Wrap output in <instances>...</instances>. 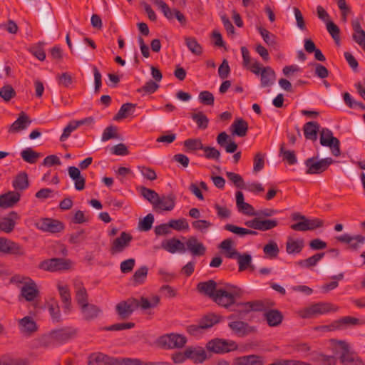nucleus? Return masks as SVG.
I'll use <instances>...</instances> for the list:
<instances>
[{"label": "nucleus", "instance_id": "obj_1", "mask_svg": "<svg viewBox=\"0 0 365 365\" xmlns=\"http://www.w3.org/2000/svg\"><path fill=\"white\" fill-rule=\"evenodd\" d=\"M197 290L200 294L212 299L219 306L227 309L235 304L237 298L241 295L240 290L236 288L232 290L217 289L216 282L212 279L199 282L197 285Z\"/></svg>", "mask_w": 365, "mask_h": 365}, {"label": "nucleus", "instance_id": "obj_2", "mask_svg": "<svg viewBox=\"0 0 365 365\" xmlns=\"http://www.w3.org/2000/svg\"><path fill=\"white\" fill-rule=\"evenodd\" d=\"M337 352H339V360L343 365H365L362 359L352 351L349 344L345 341H336Z\"/></svg>", "mask_w": 365, "mask_h": 365}, {"label": "nucleus", "instance_id": "obj_3", "mask_svg": "<svg viewBox=\"0 0 365 365\" xmlns=\"http://www.w3.org/2000/svg\"><path fill=\"white\" fill-rule=\"evenodd\" d=\"M338 307L329 302H319L304 308L300 312L302 318H312L317 315L324 314L330 312H336Z\"/></svg>", "mask_w": 365, "mask_h": 365}, {"label": "nucleus", "instance_id": "obj_4", "mask_svg": "<svg viewBox=\"0 0 365 365\" xmlns=\"http://www.w3.org/2000/svg\"><path fill=\"white\" fill-rule=\"evenodd\" d=\"M206 347L214 353L224 354L237 350L238 345L232 340L216 338L208 341Z\"/></svg>", "mask_w": 365, "mask_h": 365}, {"label": "nucleus", "instance_id": "obj_5", "mask_svg": "<svg viewBox=\"0 0 365 365\" xmlns=\"http://www.w3.org/2000/svg\"><path fill=\"white\" fill-rule=\"evenodd\" d=\"M317 157H313L305 160L304 164L307 168L306 172L307 174H321L326 171L329 166L334 163V160L331 158H326L317 160Z\"/></svg>", "mask_w": 365, "mask_h": 365}, {"label": "nucleus", "instance_id": "obj_6", "mask_svg": "<svg viewBox=\"0 0 365 365\" xmlns=\"http://www.w3.org/2000/svg\"><path fill=\"white\" fill-rule=\"evenodd\" d=\"M187 342L185 336L179 334H168L160 336L158 339L159 345L165 349L182 348Z\"/></svg>", "mask_w": 365, "mask_h": 365}, {"label": "nucleus", "instance_id": "obj_7", "mask_svg": "<svg viewBox=\"0 0 365 365\" xmlns=\"http://www.w3.org/2000/svg\"><path fill=\"white\" fill-rule=\"evenodd\" d=\"M0 252L16 257H22L26 254L22 245L5 237H0Z\"/></svg>", "mask_w": 365, "mask_h": 365}, {"label": "nucleus", "instance_id": "obj_8", "mask_svg": "<svg viewBox=\"0 0 365 365\" xmlns=\"http://www.w3.org/2000/svg\"><path fill=\"white\" fill-rule=\"evenodd\" d=\"M320 144L329 147L333 155L338 157L341 155L340 142L333 136L332 132L328 128H323L320 132Z\"/></svg>", "mask_w": 365, "mask_h": 365}, {"label": "nucleus", "instance_id": "obj_9", "mask_svg": "<svg viewBox=\"0 0 365 365\" xmlns=\"http://www.w3.org/2000/svg\"><path fill=\"white\" fill-rule=\"evenodd\" d=\"M360 320L353 317H344L338 320L334 321L329 325L318 326L314 328L315 330L319 331H332L342 329L347 325H356L361 324Z\"/></svg>", "mask_w": 365, "mask_h": 365}, {"label": "nucleus", "instance_id": "obj_10", "mask_svg": "<svg viewBox=\"0 0 365 365\" xmlns=\"http://www.w3.org/2000/svg\"><path fill=\"white\" fill-rule=\"evenodd\" d=\"M41 24L47 34H52L54 30L56 20L51 4L47 3L42 6L40 12Z\"/></svg>", "mask_w": 365, "mask_h": 365}, {"label": "nucleus", "instance_id": "obj_11", "mask_svg": "<svg viewBox=\"0 0 365 365\" xmlns=\"http://www.w3.org/2000/svg\"><path fill=\"white\" fill-rule=\"evenodd\" d=\"M153 2L159 7L165 17L170 21L174 18L180 22L182 26L187 24V19L184 14L177 9H171L163 0H152Z\"/></svg>", "mask_w": 365, "mask_h": 365}, {"label": "nucleus", "instance_id": "obj_12", "mask_svg": "<svg viewBox=\"0 0 365 365\" xmlns=\"http://www.w3.org/2000/svg\"><path fill=\"white\" fill-rule=\"evenodd\" d=\"M138 309V299L130 297L118 303L115 306V311L120 319H128L133 312Z\"/></svg>", "mask_w": 365, "mask_h": 365}, {"label": "nucleus", "instance_id": "obj_13", "mask_svg": "<svg viewBox=\"0 0 365 365\" xmlns=\"http://www.w3.org/2000/svg\"><path fill=\"white\" fill-rule=\"evenodd\" d=\"M77 329L71 327L52 330L49 332V338L54 339L56 344H63L77 335Z\"/></svg>", "mask_w": 365, "mask_h": 365}, {"label": "nucleus", "instance_id": "obj_14", "mask_svg": "<svg viewBox=\"0 0 365 365\" xmlns=\"http://www.w3.org/2000/svg\"><path fill=\"white\" fill-rule=\"evenodd\" d=\"M228 327L232 333L239 337H245L257 331L256 327L251 326L247 322L241 320L230 322Z\"/></svg>", "mask_w": 365, "mask_h": 365}, {"label": "nucleus", "instance_id": "obj_15", "mask_svg": "<svg viewBox=\"0 0 365 365\" xmlns=\"http://www.w3.org/2000/svg\"><path fill=\"white\" fill-rule=\"evenodd\" d=\"M38 267L48 272L65 270L69 269L70 261L62 258H52L42 261Z\"/></svg>", "mask_w": 365, "mask_h": 365}, {"label": "nucleus", "instance_id": "obj_16", "mask_svg": "<svg viewBox=\"0 0 365 365\" xmlns=\"http://www.w3.org/2000/svg\"><path fill=\"white\" fill-rule=\"evenodd\" d=\"M36 225L38 229L51 233L61 232L64 230V225L61 222L51 218L41 219Z\"/></svg>", "mask_w": 365, "mask_h": 365}, {"label": "nucleus", "instance_id": "obj_17", "mask_svg": "<svg viewBox=\"0 0 365 365\" xmlns=\"http://www.w3.org/2000/svg\"><path fill=\"white\" fill-rule=\"evenodd\" d=\"M132 240L133 236L130 234L126 232H122L120 236L115 239L111 243L110 249V253L115 255L123 252L125 249L130 245Z\"/></svg>", "mask_w": 365, "mask_h": 365}, {"label": "nucleus", "instance_id": "obj_18", "mask_svg": "<svg viewBox=\"0 0 365 365\" xmlns=\"http://www.w3.org/2000/svg\"><path fill=\"white\" fill-rule=\"evenodd\" d=\"M336 240L342 243L349 245V249L353 251H357L361 246L365 244V236L362 235H356L351 236L349 234H344L336 237Z\"/></svg>", "mask_w": 365, "mask_h": 365}, {"label": "nucleus", "instance_id": "obj_19", "mask_svg": "<svg viewBox=\"0 0 365 365\" xmlns=\"http://www.w3.org/2000/svg\"><path fill=\"white\" fill-rule=\"evenodd\" d=\"M27 281L24 282L21 289V296L27 302H33L39 295L36 282L30 278L26 279Z\"/></svg>", "mask_w": 365, "mask_h": 365}, {"label": "nucleus", "instance_id": "obj_20", "mask_svg": "<svg viewBox=\"0 0 365 365\" xmlns=\"http://www.w3.org/2000/svg\"><path fill=\"white\" fill-rule=\"evenodd\" d=\"M362 21L363 17L361 16L351 21V26L354 31L352 38L365 51V31L361 26Z\"/></svg>", "mask_w": 365, "mask_h": 365}, {"label": "nucleus", "instance_id": "obj_21", "mask_svg": "<svg viewBox=\"0 0 365 365\" xmlns=\"http://www.w3.org/2000/svg\"><path fill=\"white\" fill-rule=\"evenodd\" d=\"M324 225L322 220L319 218H305L304 221H300L290 226L291 229L295 231L313 230L322 227Z\"/></svg>", "mask_w": 365, "mask_h": 365}, {"label": "nucleus", "instance_id": "obj_22", "mask_svg": "<svg viewBox=\"0 0 365 365\" xmlns=\"http://www.w3.org/2000/svg\"><path fill=\"white\" fill-rule=\"evenodd\" d=\"M88 365H119L118 358L109 356L102 353H94L88 358Z\"/></svg>", "mask_w": 365, "mask_h": 365}, {"label": "nucleus", "instance_id": "obj_23", "mask_svg": "<svg viewBox=\"0 0 365 365\" xmlns=\"http://www.w3.org/2000/svg\"><path fill=\"white\" fill-rule=\"evenodd\" d=\"M31 123L29 116L24 111H21L17 119L10 125L8 131L11 133H17L26 129Z\"/></svg>", "mask_w": 365, "mask_h": 365}, {"label": "nucleus", "instance_id": "obj_24", "mask_svg": "<svg viewBox=\"0 0 365 365\" xmlns=\"http://www.w3.org/2000/svg\"><path fill=\"white\" fill-rule=\"evenodd\" d=\"M19 218L20 217L17 212H10L6 216L0 218V230L5 233L11 232Z\"/></svg>", "mask_w": 365, "mask_h": 365}, {"label": "nucleus", "instance_id": "obj_25", "mask_svg": "<svg viewBox=\"0 0 365 365\" xmlns=\"http://www.w3.org/2000/svg\"><path fill=\"white\" fill-rule=\"evenodd\" d=\"M19 327L24 336H30L38 330V326L31 317H24L19 320Z\"/></svg>", "mask_w": 365, "mask_h": 365}, {"label": "nucleus", "instance_id": "obj_26", "mask_svg": "<svg viewBox=\"0 0 365 365\" xmlns=\"http://www.w3.org/2000/svg\"><path fill=\"white\" fill-rule=\"evenodd\" d=\"M60 298L63 304V309L65 314H69L72 310L71 297L69 288L66 285L60 284L57 286Z\"/></svg>", "mask_w": 365, "mask_h": 365}, {"label": "nucleus", "instance_id": "obj_27", "mask_svg": "<svg viewBox=\"0 0 365 365\" xmlns=\"http://www.w3.org/2000/svg\"><path fill=\"white\" fill-rule=\"evenodd\" d=\"M175 205V196L174 194L170 193L168 195L158 196L154 209H160L165 211L172 210Z\"/></svg>", "mask_w": 365, "mask_h": 365}, {"label": "nucleus", "instance_id": "obj_28", "mask_svg": "<svg viewBox=\"0 0 365 365\" xmlns=\"http://www.w3.org/2000/svg\"><path fill=\"white\" fill-rule=\"evenodd\" d=\"M217 143L220 147L224 148L228 153H233L237 149V144L225 132H222L217 135Z\"/></svg>", "mask_w": 365, "mask_h": 365}, {"label": "nucleus", "instance_id": "obj_29", "mask_svg": "<svg viewBox=\"0 0 365 365\" xmlns=\"http://www.w3.org/2000/svg\"><path fill=\"white\" fill-rule=\"evenodd\" d=\"M21 194L19 192L9 191L0 195V207L9 208L14 207L19 200Z\"/></svg>", "mask_w": 365, "mask_h": 365}, {"label": "nucleus", "instance_id": "obj_30", "mask_svg": "<svg viewBox=\"0 0 365 365\" xmlns=\"http://www.w3.org/2000/svg\"><path fill=\"white\" fill-rule=\"evenodd\" d=\"M264 319L269 327H277L282 322L283 314L278 309H269L263 314Z\"/></svg>", "mask_w": 365, "mask_h": 365}, {"label": "nucleus", "instance_id": "obj_31", "mask_svg": "<svg viewBox=\"0 0 365 365\" xmlns=\"http://www.w3.org/2000/svg\"><path fill=\"white\" fill-rule=\"evenodd\" d=\"M264 364L263 358L255 354L239 356L233 359V365H263Z\"/></svg>", "mask_w": 365, "mask_h": 365}, {"label": "nucleus", "instance_id": "obj_32", "mask_svg": "<svg viewBox=\"0 0 365 365\" xmlns=\"http://www.w3.org/2000/svg\"><path fill=\"white\" fill-rule=\"evenodd\" d=\"M259 75L262 88L269 87L272 86L276 81V73L270 66L263 67Z\"/></svg>", "mask_w": 365, "mask_h": 365}, {"label": "nucleus", "instance_id": "obj_33", "mask_svg": "<svg viewBox=\"0 0 365 365\" xmlns=\"http://www.w3.org/2000/svg\"><path fill=\"white\" fill-rule=\"evenodd\" d=\"M83 317L86 321H92L96 319L101 313V309L93 304H86L81 307Z\"/></svg>", "mask_w": 365, "mask_h": 365}, {"label": "nucleus", "instance_id": "obj_34", "mask_svg": "<svg viewBox=\"0 0 365 365\" xmlns=\"http://www.w3.org/2000/svg\"><path fill=\"white\" fill-rule=\"evenodd\" d=\"M70 178L74 180L75 188L77 190H83L85 188L86 179L81 175L79 168L75 166H70L68 168Z\"/></svg>", "mask_w": 365, "mask_h": 365}, {"label": "nucleus", "instance_id": "obj_35", "mask_svg": "<svg viewBox=\"0 0 365 365\" xmlns=\"http://www.w3.org/2000/svg\"><path fill=\"white\" fill-rule=\"evenodd\" d=\"M187 249L195 256H202L205 252V247L195 237H190L186 242Z\"/></svg>", "mask_w": 365, "mask_h": 365}, {"label": "nucleus", "instance_id": "obj_36", "mask_svg": "<svg viewBox=\"0 0 365 365\" xmlns=\"http://www.w3.org/2000/svg\"><path fill=\"white\" fill-rule=\"evenodd\" d=\"M161 247L165 250L175 253L176 252H185V245L176 238H172L162 242Z\"/></svg>", "mask_w": 365, "mask_h": 365}, {"label": "nucleus", "instance_id": "obj_37", "mask_svg": "<svg viewBox=\"0 0 365 365\" xmlns=\"http://www.w3.org/2000/svg\"><path fill=\"white\" fill-rule=\"evenodd\" d=\"M186 356L195 363H202L207 359L206 351L201 347L186 349Z\"/></svg>", "mask_w": 365, "mask_h": 365}, {"label": "nucleus", "instance_id": "obj_38", "mask_svg": "<svg viewBox=\"0 0 365 365\" xmlns=\"http://www.w3.org/2000/svg\"><path fill=\"white\" fill-rule=\"evenodd\" d=\"M233 135L239 137H245L248 130V123L242 118H237L231 125Z\"/></svg>", "mask_w": 365, "mask_h": 365}, {"label": "nucleus", "instance_id": "obj_39", "mask_svg": "<svg viewBox=\"0 0 365 365\" xmlns=\"http://www.w3.org/2000/svg\"><path fill=\"white\" fill-rule=\"evenodd\" d=\"M304 134L307 139L315 141L319 130V124L316 121L306 123L303 127Z\"/></svg>", "mask_w": 365, "mask_h": 365}, {"label": "nucleus", "instance_id": "obj_40", "mask_svg": "<svg viewBox=\"0 0 365 365\" xmlns=\"http://www.w3.org/2000/svg\"><path fill=\"white\" fill-rule=\"evenodd\" d=\"M74 287L76 289V300L80 307L88 304V295L83 283L81 282H76Z\"/></svg>", "mask_w": 365, "mask_h": 365}, {"label": "nucleus", "instance_id": "obj_41", "mask_svg": "<svg viewBox=\"0 0 365 365\" xmlns=\"http://www.w3.org/2000/svg\"><path fill=\"white\" fill-rule=\"evenodd\" d=\"M304 246V242L302 239L294 240L292 237H288L286 243V251L288 254H298L299 253Z\"/></svg>", "mask_w": 365, "mask_h": 365}, {"label": "nucleus", "instance_id": "obj_42", "mask_svg": "<svg viewBox=\"0 0 365 365\" xmlns=\"http://www.w3.org/2000/svg\"><path fill=\"white\" fill-rule=\"evenodd\" d=\"M12 185L16 190H24L29 186L28 175L25 172L19 173L14 178Z\"/></svg>", "mask_w": 365, "mask_h": 365}, {"label": "nucleus", "instance_id": "obj_43", "mask_svg": "<svg viewBox=\"0 0 365 365\" xmlns=\"http://www.w3.org/2000/svg\"><path fill=\"white\" fill-rule=\"evenodd\" d=\"M136 107V104L131 103H126L121 106L117 114L114 116L115 120H120L124 119L133 114L135 108Z\"/></svg>", "mask_w": 365, "mask_h": 365}, {"label": "nucleus", "instance_id": "obj_44", "mask_svg": "<svg viewBox=\"0 0 365 365\" xmlns=\"http://www.w3.org/2000/svg\"><path fill=\"white\" fill-rule=\"evenodd\" d=\"M159 302L160 297L158 296H153L150 299L141 297L139 300L138 299V308H140L143 310H147L157 307Z\"/></svg>", "mask_w": 365, "mask_h": 365}, {"label": "nucleus", "instance_id": "obj_45", "mask_svg": "<svg viewBox=\"0 0 365 365\" xmlns=\"http://www.w3.org/2000/svg\"><path fill=\"white\" fill-rule=\"evenodd\" d=\"M221 319V317L219 315H217L214 313H210L205 316H204L202 318H201L199 321L200 324H201V327H203V329H207L215 324L220 322Z\"/></svg>", "mask_w": 365, "mask_h": 365}, {"label": "nucleus", "instance_id": "obj_46", "mask_svg": "<svg viewBox=\"0 0 365 365\" xmlns=\"http://www.w3.org/2000/svg\"><path fill=\"white\" fill-rule=\"evenodd\" d=\"M258 31L268 46L273 47L274 49L278 48L277 37L274 34H271L268 30L262 27H259Z\"/></svg>", "mask_w": 365, "mask_h": 365}, {"label": "nucleus", "instance_id": "obj_47", "mask_svg": "<svg viewBox=\"0 0 365 365\" xmlns=\"http://www.w3.org/2000/svg\"><path fill=\"white\" fill-rule=\"evenodd\" d=\"M237 263L239 264V271L243 272L247 269L249 267H251L252 269H254V266L252 265V256L248 253H242L240 254L237 258Z\"/></svg>", "mask_w": 365, "mask_h": 365}, {"label": "nucleus", "instance_id": "obj_48", "mask_svg": "<svg viewBox=\"0 0 365 365\" xmlns=\"http://www.w3.org/2000/svg\"><path fill=\"white\" fill-rule=\"evenodd\" d=\"M49 314L53 322H61L62 321L60 307L56 299L51 300L48 306Z\"/></svg>", "mask_w": 365, "mask_h": 365}, {"label": "nucleus", "instance_id": "obj_49", "mask_svg": "<svg viewBox=\"0 0 365 365\" xmlns=\"http://www.w3.org/2000/svg\"><path fill=\"white\" fill-rule=\"evenodd\" d=\"M252 312H264L267 311L269 308L274 305V303L269 300H255L251 301Z\"/></svg>", "mask_w": 365, "mask_h": 365}, {"label": "nucleus", "instance_id": "obj_50", "mask_svg": "<svg viewBox=\"0 0 365 365\" xmlns=\"http://www.w3.org/2000/svg\"><path fill=\"white\" fill-rule=\"evenodd\" d=\"M324 256V252L317 253L306 259L299 261L297 264L302 267L310 268L315 266Z\"/></svg>", "mask_w": 365, "mask_h": 365}, {"label": "nucleus", "instance_id": "obj_51", "mask_svg": "<svg viewBox=\"0 0 365 365\" xmlns=\"http://www.w3.org/2000/svg\"><path fill=\"white\" fill-rule=\"evenodd\" d=\"M185 44L189 50L195 55L200 56L202 53V48L194 37H185Z\"/></svg>", "mask_w": 365, "mask_h": 365}, {"label": "nucleus", "instance_id": "obj_52", "mask_svg": "<svg viewBox=\"0 0 365 365\" xmlns=\"http://www.w3.org/2000/svg\"><path fill=\"white\" fill-rule=\"evenodd\" d=\"M21 156L24 161L33 164L36 163L41 154L29 148L21 151Z\"/></svg>", "mask_w": 365, "mask_h": 365}, {"label": "nucleus", "instance_id": "obj_53", "mask_svg": "<svg viewBox=\"0 0 365 365\" xmlns=\"http://www.w3.org/2000/svg\"><path fill=\"white\" fill-rule=\"evenodd\" d=\"M140 191L141 195L154 207L159 195L155 190L143 186L140 188Z\"/></svg>", "mask_w": 365, "mask_h": 365}, {"label": "nucleus", "instance_id": "obj_54", "mask_svg": "<svg viewBox=\"0 0 365 365\" xmlns=\"http://www.w3.org/2000/svg\"><path fill=\"white\" fill-rule=\"evenodd\" d=\"M191 118L197 123L200 129L205 130L207 128L209 119L202 112L200 111L196 113H192Z\"/></svg>", "mask_w": 365, "mask_h": 365}, {"label": "nucleus", "instance_id": "obj_55", "mask_svg": "<svg viewBox=\"0 0 365 365\" xmlns=\"http://www.w3.org/2000/svg\"><path fill=\"white\" fill-rule=\"evenodd\" d=\"M279 154L282 155L283 160H286L289 165H294L297 163V157L293 150H286L284 143L280 146Z\"/></svg>", "mask_w": 365, "mask_h": 365}, {"label": "nucleus", "instance_id": "obj_56", "mask_svg": "<svg viewBox=\"0 0 365 365\" xmlns=\"http://www.w3.org/2000/svg\"><path fill=\"white\" fill-rule=\"evenodd\" d=\"M148 269L145 266H143L137 269L133 275V280L135 284H140L144 282L148 274Z\"/></svg>", "mask_w": 365, "mask_h": 365}, {"label": "nucleus", "instance_id": "obj_57", "mask_svg": "<svg viewBox=\"0 0 365 365\" xmlns=\"http://www.w3.org/2000/svg\"><path fill=\"white\" fill-rule=\"evenodd\" d=\"M44 43L40 42L34 45L29 48V51L38 60L43 61L46 58V53L43 50Z\"/></svg>", "mask_w": 365, "mask_h": 365}, {"label": "nucleus", "instance_id": "obj_58", "mask_svg": "<svg viewBox=\"0 0 365 365\" xmlns=\"http://www.w3.org/2000/svg\"><path fill=\"white\" fill-rule=\"evenodd\" d=\"M118 138H119V136L117 128L114 125H110L103 130L101 140L102 141H107L110 139Z\"/></svg>", "mask_w": 365, "mask_h": 365}, {"label": "nucleus", "instance_id": "obj_59", "mask_svg": "<svg viewBox=\"0 0 365 365\" xmlns=\"http://www.w3.org/2000/svg\"><path fill=\"white\" fill-rule=\"evenodd\" d=\"M0 96L8 102L16 96V91L11 85L6 84L0 89Z\"/></svg>", "mask_w": 365, "mask_h": 365}, {"label": "nucleus", "instance_id": "obj_60", "mask_svg": "<svg viewBox=\"0 0 365 365\" xmlns=\"http://www.w3.org/2000/svg\"><path fill=\"white\" fill-rule=\"evenodd\" d=\"M263 251L264 254L271 259L277 257L279 252L278 246L274 242H270L264 245Z\"/></svg>", "mask_w": 365, "mask_h": 365}, {"label": "nucleus", "instance_id": "obj_61", "mask_svg": "<svg viewBox=\"0 0 365 365\" xmlns=\"http://www.w3.org/2000/svg\"><path fill=\"white\" fill-rule=\"evenodd\" d=\"M184 146L192 151L204 148V145L199 138H189L185 140L184 141Z\"/></svg>", "mask_w": 365, "mask_h": 365}, {"label": "nucleus", "instance_id": "obj_62", "mask_svg": "<svg viewBox=\"0 0 365 365\" xmlns=\"http://www.w3.org/2000/svg\"><path fill=\"white\" fill-rule=\"evenodd\" d=\"M278 225V222L276 220H262L259 217L258 230L267 231L272 230Z\"/></svg>", "mask_w": 365, "mask_h": 365}, {"label": "nucleus", "instance_id": "obj_63", "mask_svg": "<svg viewBox=\"0 0 365 365\" xmlns=\"http://www.w3.org/2000/svg\"><path fill=\"white\" fill-rule=\"evenodd\" d=\"M226 176L230 180L236 187L237 188H244L245 187V182L242 177L237 173L233 172H227Z\"/></svg>", "mask_w": 365, "mask_h": 365}, {"label": "nucleus", "instance_id": "obj_64", "mask_svg": "<svg viewBox=\"0 0 365 365\" xmlns=\"http://www.w3.org/2000/svg\"><path fill=\"white\" fill-rule=\"evenodd\" d=\"M154 216L153 214L149 213L139 222L138 229L141 231H148L152 228Z\"/></svg>", "mask_w": 365, "mask_h": 365}]
</instances>
